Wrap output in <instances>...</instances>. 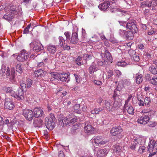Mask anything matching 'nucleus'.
Returning a JSON list of instances; mask_svg holds the SVG:
<instances>
[{
	"label": "nucleus",
	"mask_w": 157,
	"mask_h": 157,
	"mask_svg": "<svg viewBox=\"0 0 157 157\" xmlns=\"http://www.w3.org/2000/svg\"><path fill=\"white\" fill-rule=\"evenodd\" d=\"M49 76L51 81H53L55 79L62 82H68L70 80L69 77V75L66 73L63 74L57 72H51L49 73Z\"/></svg>",
	"instance_id": "f257e3e1"
},
{
	"label": "nucleus",
	"mask_w": 157,
	"mask_h": 157,
	"mask_svg": "<svg viewBox=\"0 0 157 157\" xmlns=\"http://www.w3.org/2000/svg\"><path fill=\"white\" fill-rule=\"evenodd\" d=\"M21 13L20 11L16 10V7L14 6L10 7V12L4 15L3 18L7 21H11L13 18L17 17Z\"/></svg>",
	"instance_id": "f03ea898"
},
{
	"label": "nucleus",
	"mask_w": 157,
	"mask_h": 157,
	"mask_svg": "<svg viewBox=\"0 0 157 157\" xmlns=\"http://www.w3.org/2000/svg\"><path fill=\"white\" fill-rule=\"evenodd\" d=\"M55 117L52 114L45 118V124L46 128L50 130H52L55 127V122L54 121Z\"/></svg>",
	"instance_id": "7ed1b4c3"
},
{
	"label": "nucleus",
	"mask_w": 157,
	"mask_h": 157,
	"mask_svg": "<svg viewBox=\"0 0 157 157\" xmlns=\"http://www.w3.org/2000/svg\"><path fill=\"white\" fill-rule=\"evenodd\" d=\"M77 117L72 114L69 115L62 119L63 125L70 126L77 121Z\"/></svg>",
	"instance_id": "20e7f679"
},
{
	"label": "nucleus",
	"mask_w": 157,
	"mask_h": 157,
	"mask_svg": "<svg viewBox=\"0 0 157 157\" xmlns=\"http://www.w3.org/2000/svg\"><path fill=\"white\" fill-rule=\"evenodd\" d=\"M93 145L101 146L106 144L107 141L103 140L102 138L100 136H94L90 140Z\"/></svg>",
	"instance_id": "39448f33"
},
{
	"label": "nucleus",
	"mask_w": 157,
	"mask_h": 157,
	"mask_svg": "<svg viewBox=\"0 0 157 157\" xmlns=\"http://www.w3.org/2000/svg\"><path fill=\"white\" fill-rule=\"evenodd\" d=\"M123 130L121 126L113 127L111 129L110 132L111 135L113 136H117L120 138H121V136L120 134L122 132Z\"/></svg>",
	"instance_id": "423d86ee"
},
{
	"label": "nucleus",
	"mask_w": 157,
	"mask_h": 157,
	"mask_svg": "<svg viewBox=\"0 0 157 157\" xmlns=\"http://www.w3.org/2000/svg\"><path fill=\"white\" fill-rule=\"evenodd\" d=\"M29 57V54L25 50H22L20 53L18 54L17 57V59L19 62H23L26 60Z\"/></svg>",
	"instance_id": "0eeeda50"
},
{
	"label": "nucleus",
	"mask_w": 157,
	"mask_h": 157,
	"mask_svg": "<svg viewBox=\"0 0 157 157\" xmlns=\"http://www.w3.org/2000/svg\"><path fill=\"white\" fill-rule=\"evenodd\" d=\"M119 34L122 37H125L128 40H131L133 39V34L135 33L132 31H125L124 30L120 29L119 30Z\"/></svg>",
	"instance_id": "6e6552de"
},
{
	"label": "nucleus",
	"mask_w": 157,
	"mask_h": 157,
	"mask_svg": "<svg viewBox=\"0 0 157 157\" xmlns=\"http://www.w3.org/2000/svg\"><path fill=\"white\" fill-rule=\"evenodd\" d=\"M30 47L33 48V51L39 52L43 49V46L39 42L34 41L30 44Z\"/></svg>",
	"instance_id": "1a4fd4ad"
},
{
	"label": "nucleus",
	"mask_w": 157,
	"mask_h": 157,
	"mask_svg": "<svg viewBox=\"0 0 157 157\" xmlns=\"http://www.w3.org/2000/svg\"><path fill=\"white\" fill-rule=\"evenodd\" d=\"M22 114L25 118L28 121H31L33 118V112L31 110L24 109L23 111Z\"/></svg>",
	"instance_id": "9d476101"
},
{
	"label": "nucleus",
	"mask_w": 157,
	"mask_h": 157,
	"mask_svg": "<svg viewBox=\"0 0 157 157\" xmlns=\"http://www.w3.org/2000/svg\"><path fill=\"white\" fill-rule=\"evenodd\" d=\"M126 25L127 28L130 29L131 31H132L134 33H136L137 32L138 29L135 23L134 20L129 21L127 23Z\"/></svg>",
	"instance_id": "9b49d317"
},
{
	"label": "nucleus",
	"mask_w": 157,
	"mask_h": 157,
	"mask_svg": "<svg viewBox=\"0 0 157 157\" xmlns=\"http://www.w3.org/2000/svg\"><path fill=\"white\" fill-rule=\"evenodd\" d=\"M33 113L34 116L36 118L44 117L45 116L43 109L39 108L36 107L33 109Z\"/></svg>",
	"instance_id": "f8f14e48"
},
{
	"label": "nucleus",
	"mask_w": 157,
	"mask_h": 157,
	"mask_svg": "<svg viewBox=\"0 0 157 157\" xmlns=\"http://www.w3.org/2000/svg\"><path fill=\"white\" fill-rule=\"evenodd\" d=\"M150 118L148 115H143L140 117L137 120V122L141 124H145L149 121Z\"/></svg>",
	"instance_id": "ddd939ff"
},
{
	"label": "nucleus",
	"mask_w": 157,
	"mask_h": 157,
	"mask_svg": "<svg viewBox=\"0 0 157 157\" xmlns=\"http://www.w3.org/2000/svg\"><path fill=\"white\" fill-rule=\"evenodd\" d=\"M11 96L19 100H23L24 98V92L21 88H19L16 94L14 92L13 95L12 94Z\"/></svg>",
	"instance_id": "4468645a"
},
{
	"label": "nucleus",
	"mask_w": 157,
	"mask_h": 157,
	"mask_svg": "<svg viewBox=\"0 0 157 157\" xmlns=\"http://www.w3.org/2000/svg\"><path fill=\"white\" fill-rule=\"evenodd\" d=\"M88 122L85 123V126L84 128V130L85 132L88 134H92L94 133V128L90 124H88Z\"/></svg>",
	"instance_id": "2eb2a0df"
},
{
	"label": "nucleus",
	"mask_w": 157,
	"mask_h": 157,
	"mask_svg": "<svg viewBox=\"0 0 157 157\" xmlns=\"http://www.w3.org/2000/svg\"><path fill=\"white\" fill-rule=\"evenodd\" d=\"M5 108L9 110H12L14 107L13 102L10 99L6 98L4 103Z\"/></svg>",
	"instance_id": "dca6fc26"
},
{
	"label": "nucleus",
	"mask_w": 157,
	"mask_h": 157,
	"mask_svg": "<svg viewBox=\"0 0 157 157\" xmlns=\"http://www.w3.org/2000/svg\"><path fill=\"white\" fill-rule=\"evenodd\" d=\"M56 46L55 45L50 44L47 46V50L51 55L54 54L56 51Z\"/></svg>",
	"instance_id": "f3484780"
},
{
	"label": "nucleus",
	"mask_w": 157,
	"mask_h": 157,
	"mask_svg": "<svg viewBox=\"0 0 157 157\" xmlns=\"http://www.w3.org/2000/svg\"><path fill=\"white\" fill-rule=\"evenodd\" d=\"M108 151L105 149H99L97 151L96 155L97 157H105L108 154Z\"/></svg>",
	"instance_id": "a211bd4d"
},
{
	"label": "nucleus",
	"mask_w": 157,
	"mask_h": 157,
	"mask_svg": "<svg viewBox=\"0 0 157 157\" xmlns=\"http://www.w3.org/2000/svg\"><path fill=\"white\" fill-rule=\"evenodd\" d=\"M78 33L76 32H73L71 38L70 43L76 44L78 42Z\"/></svg>",
	"instance_id": "6ab92c4d"
},
{
	"label": "nucleus",
	"mask_w": 157,
	"mask_h": 157,
	"mask_svg": "<svg viewBox=\"0 0 157 157\" xmlns=\"http://www.w3.org/2000/svg\"><path fill=\"white\" fill-rule=\"evenodd\" d=\"M146 139V137L141 136L137 137L135 140L138 145H144L145 143Z\"/></svg>",
	"instance_id": "aec40b11"
},
{
	"label": "nucleus",
	"mask_w": 157,
	"mask_h": 157,
	"mask_svg": "<svg viewBox=\"0 0 157 157\" xmlns=\"http://www.w3.org/2000/svg\"><path fill=\"white\" fill-rule=\"evenodd\" d=\"M99 69L98 66L94 62L89 67V71L90 74H92L95 72H96Z\"/></svg>",
	"instance_id": "412c9836"
},
{
	"label": "nucleus",
	"mask_w": 157,
	"mask_h": 157,
	"mask_svg": "<svg viewBox=\"0 0 157 157\" xmlns=\"http://www.w3.org/2000/svg\"><path fill=\"white\" fill-rule=\"evenodd\" d=\"M129 55L131 56H132L134 60L137 62L140 60L139 56L136 54V52L135 51L132 50H129L128 51Z\"/></svg>",
	"instance_id": "4be33fe9"
},
{
	"label": "nucleus",
	"mask_w": 157,
	"mask_h": 157,
	"mask_svg": "<svg viewBox=\"0 0 157 157\" xmlns=\"http://www.w3.org/2000/svg\"><path fill=\"white\" fill-rule=\"evenodd\" d=\"M1 72H2L3 76H5L6 75V77L9 76L10 74L9 68L5 66L2 67L1 69Z\"/></svg>",
	"instance_id": "5701e85b"
},
{
	"label": "nucleus",
	"mask_w": 157,
	"mask_h": 157,
	"mask_svg": "<svg viewBox=\"0 0 157 157\" xmlns=\"http://www.w3.org/2000/svg\"><path fill=\"white\" fill-rule=\"evenodd\" d=\"M115 1L111 0V2H110L111 3L109 9L110 11L112 13L115 12L117 10V6L115 3Z\"/></svg>",
	"instance_id": "b1692460"
},
{
	"label": "nucleus",
	"mask_w": 157,
	"mask_h": 157,
	"mask_svg": "<svg viewBox=\"0 0 157 157\" xmlns=\"http://www.w3.org/2000/svg\"><path fill=\"white\" fill-rule=\"evenodd\" d=\"M113 149L114 152L119 154L122 151V147L120 144H117L114 145Z\"/></svg>",
	"instance_id": "393cba45"
},
{
	"label": "nucleus",
	"mask_w": 157,
	"mask_h": 157,
	"mask_svg": "<svg viewBox=\"0 0 157 157\" xmlns=\"http://www.w3.org/2000/svg\"><path fill=\"white\" fill-rule=\"evenodd\" d=\"M44 71L41 69H39L36 71L34 72V75L35 77H42L44 76Z\"/></svg>",
	"instance_id": "a878e982"
},
{
	"label": "nucleus",
	"mask_w": 157,
	"mask_h": 157,
	"mask_svg": "<svg viewBox=\"0 0 157 157\" xmlns=\"http://www.w3.org/2000/svg\"><path fill=\"white\" fill-rule=\"evenodd\" d=\"M154 146V141L152 140H150L147 147V150L149 152L152 151L155 149Z\"/></svg>",
	"instance_id": "bb28decb"
},
{
	"label": "nucleus",
	"mask_w": 157,
	"mask_h": 157,
	"mask_svg": "<svg viewBox=\"0 0 157 157\" xmlns=\"http://www.w3.org/2000/svg\"><path fill=\"white\" fill-rule=\"evenodd\" d=\"M124 108L129 114L131 115L134 114L133 108L131 105H129L124 107Z\"/></svg>",
	"instance_id": "cd10ccee"
},
{
	"label": "nucleus",
	"mask_w": 157,
	"mask_h": 157,
	"mask_svg": "<svg viewBox=\"0 0 157 157\" xmlns=\"http://www.w3.org/2000/svg\"><path fill=\"white\" fill-rule=\"evenodd\" d=\"M149 71L154 75L157 74V67L154 66H151L149 67Z\"/></svg>",
	"instance_id": "c85d7f7f"
},
{
	"label": "nucleus",
	"mask_w": 157,
	"mask_h": 157,
	"mask_svg": "<svg viewBox=\"0 0 157 157\" xmlns=\"http://www.w3.org/2000/svg\"><path fill=\"white\" fill-rule=\"evenodd\" d=\"M124 87L129 86L131 85V82L129 79H123L121 82Z\"/></svg>",
	"instance_id": "c756f323"
},
{
	"label": "nucleus",
	"mask_w": 157,
	"mask_h": 157,
	"mask_svg": "<svg viewBox=\"0 0 157 157\" xmlns=\"http://www.w3.org/2000/svg\"><path fill=\"white\" fill-rule=\"evenodd\" d=\"M3 89L6 93H9L11 95L12 94L13 95L14 93V91H13L12 88L10 87H5L3 88Z\"/></svg>",
	"instance_id": "7c9ffc66"
},
{
	"label": "nucleus",
	"mask_w": 157,
	"mask_h": 157,
	"mask_svg": "<svg viewBox=\"0 0 157 157\" xmlns=\"http://www.w3.org/2000/svg\"><path fill=\"white\" fill-rule=\"evenodd\" d=\"M136 82L137 83L140 84L141 83L143 80V76L142 75H139L137 76L136 78Z\"/></svg>",
	"instance_id": "2f4dec72"
},
{
	"label": "nucleus",
	"mask_w": 157,
	"mask_h": 157,
	"mask_svg": "<svg viewBox=\"0 0 157 157\" xmlns=\"http://www.w3.org/2000/svg\"><path fill=\"white\" fill-rule=\"evenodd\" d=\"M58 39L59 40V44L61 47H62L65 44V40L62 36H59V37Z\"/></svg>",
	"instance_id": "473e14b6"
},
{
	"label": "nucleus",
	"mask_w": 157,
	"mask_h": 157,
	"mask_svg": "<svg viewBox=\"0 0 157 157\" xmlns=\"http://www.w3.org/2000/svg\"><path fill=\"white\" fill-rule=\"evenodd\" d=\"M101 56L102 57H103V56H105L107 59L109 61L111 62V61L112 60V56L111 55L110 53H107L106 54L104 55V54L101 53Z\"/></svg>",
	"instance_id": "72a5a7b5"
},
{
	"label": "nucleus",
	"mask_w": 157,
	"mask_h": 157,
	"mask_svg": "<svg viewBox=\"0 0 157 157\" xmlns=\"http://www.w3.org/2000/svg\"><path fill=\"white\" fill-rule=\"evenodd\" d=\"M92 56L91 55L85 54L83 55V59L86 61L90 60L92 59Z\"/></svg>",
	"instance_id": "f704fd0d"
},
{
	"label": "nucleus",
	"mask_w": 157,
	"mask_h": 157,
	"mask_svg": "<svg viewBox=\"0 0 157 157\" xmlns=\"http://www.w3.org/2000/svg\"><path fill=\"white\" fill-rule=\"evenodd\" d=\"M16 71L20 73H21L22 72V68L21 66V64L19 63L17 64L16 66Z\"/></svg>",
	"instance_id": "c9c22d12"
},
{
	"label": "nucleus",
	"mask_w": 157,
	"mask_h": 157,
	"mask_svg": "<svg viewBox=\"0 0 157 157\" xmlns=\"http://www.w3.org/2000/svg\"><path fill=\"white\" fill-rule=\"evenodd\" d=\"M138 144L136 142L135 139L134 141L132 142L131 145L130 146V148L132 150H134L136 148L138 147Z\"/></svg>",
	"instance_id": "e433bc0d"
},
{
	"label": "nucleus",
	"mask_w": 157,
	"mask_h": 157,
	"mask_svg": "<svg viewBox=\"0 0 157 157\" xmlns=\"http://www.w3.org/2000/svg\"><path fill=\"white\" fill-rule=\"evenodd\" d=\"M150 82L153 85H157V76L155 75L150 79Z\"/></svg>",
	"instance_id": "4c0bfd02"
},
{
	"label": "nucleus",
	"mask_w": 157,
	"mask_h": 157,
	"mask_svg": "<svg viewBox=\"0 0 157 157\" xmlns=\"http://www.w3.org/2000/svg\"><path fill=\"white\" fill-rule=\"evenodd\" d=\"M149 4L151 5V7H152L153 9L157 6V0H151V2L148 1Z\"/></svg>",
	"instance_id": "58836bf2"
},
{
	"label": "nucleus",
	"mask_w": 157,
	"mask_h": 157,
	"mask_svg": "<svg viewBox=\"0 0 157 157\" xmlns=\"http://www.w3.org/2000/svg\"><path fill=\"white\" fill-rule=\"evenodd\" d=\"M82 42H84V40L85 39L86 37V31L83 28H82Z\"/></svg>",
	"instance_id": "ea45409f"
},
{
	"label": "nucleus",
	"mask_w": 157,
	"mask_h": 157,
	"mask_svg": "<svg viewBox=\"0 0 157 157\" xmlns=\"http://www.w3.org/2000/svg\"><path fill=\"white\" fill-rule=\"evenodd\" d=\"M144 103L146 105L149 106L151 103L150 98L149 97H146L144 100Z\"/></svg>",
	"instance_id": "a19ab883"
},
{
	"label": "nucleus",
	"mask_w": 157,
	"mask_h": 157,
	"mask_svg": "<svg viewBox=\"0 0 157 157\" xmlns=\"http://www.w3.org/2000/svg\"><path fill=\"white\" fill-rule=\"evenodd\" d=\"M116 89H115V91L114 92V94H113V98L114 100H115V101L114 102V106H115V105L116 104V105H117L118 104V102L117 101H116V99L117 98V97H118V95L117 93V92H116Z\"/></svg>",
	"instance_id": "79ce46f5"
},
{
	"label": "nucleus",
	"mask_w": 157,
	"mask_h": 157,
	"mask_svg": "<svg viewBox=\"0 0 157 157\" xmlns=\"http://www.w3.org/2000/svg\"><path fill=\"white\" fill-rule=\"evenodd\" d=\"M117 65L122 67H124L127 65V64L124 61H119L117 63Z\"/></svg>",
	"instance_id": "37998d69"
},
{
	"label": "nucleus",
	"mask_w": 157,
	"mask_h": 157,
	"mask_svg": "<svg viewBox=\"0 0 157 157\" xmlns=\"http://www.w3.org/2000/svg\"><path fill=\"white\" fill-rule=\"evenodd\" d=\"M102 61L99 60L97 62V64L98 65L101 66L104 64H105L106 63L105 61L106 59H105V58L104 57H102Z\"/></svg>",
	"instance_id": "c03bdc74"
},
{
	"label": "nucleus",
	"mask_w": 157,
	"mask_h": 157,
	"mask_svg": "<svg viewBox=\"0 0 157 157\" xmlns=\"http://www.w3.org/2000/svg\"><path fill=\"white\" fill-rule=\"evenodd\" d=\"M141 7L143 8L146 6L148 7H151V5L149 4V2L148 1L143 2L140 5Z\"/></svg>",
	"instance_id": "a18cd8bd"
},
{
	"label": "nucleus",
	"mask_w": 157,
	"mask_h": 157,
	"mask_svg": "<svg viewBox=\"0 0 157 157\" xmlns=\"http://www.w3.org/2000/svg\"><path fill=\"white\" fill-rule=\"evenodd\" d=\"M74 75L75 78L76 82L77 83H80L81 81L82 80L80 76L79 75H78L77 74H74Z\"/></svg>",
	"instance_id": "49530a36"
},
{
	"label": "nucleus",
	"mask_w": 157,
	"mask_h": 157,
	"mask_svg": "<svg viewBox=\"0 0 157 157\" xmlns=\"http://www.w3.org/2000/svg\"><path fill=\"white\" fill-rule=\"evenodd\" d=\"M26 84L27 86V88H29L32 85L33 83V81L32 80L30 79H28L26 81Z\"/></svg>",
	"instance_id": "de8ad7c7"
},
{
	"label": "nucleus",
	"mask_w": 157,
	"mask_h": 157,
	"mask_svg": "<svg viewBox=\"0 0 157 157\" xmlns=\"http://www.w3.org/2000/svg\"><path fill=\"white\" fill-rule=\"evenodd\" d=\"M82 57L80 56L78 57L75 60V62L78 65H80L82 64L81 60Z\"/></svg>",
	"instance_id": "09e8293b"
},
{
	"label": "nucleus",
	"mask_w": 157,
	"mask_h": 157,
	"mask_svg": "<svg viewBox=\"0 0 157 157\" xmlns=\"http://www.w3.org/2000/svg\"><path fill=\"white\" fill-rule=\"evenodd\" d=\"M145 150V147L144 146H140L138 149V152L140 154L143 153Z\"/></svg>",
	"instance_id": "8fccbe9b"
},
{
	"label": "nucleus",
	"mask_w": 157,
	"mask_h": 157,
	"mask_svg": "<svg viewBox=\"0 0 157 157\" xmlns=\"http://www.w3.org/2000/svg\"><path fill=\"white\" fill-rule=\"evenodd\" d=\"M74 111L75 112L78 113L80 109V105L79 104H76L73 107Z\"/></svg>",
	"instance_id": "3c124183"
},
{
	"label": "nucleus",
	"mask_w": 157,
	"mask_h": 157,
	"mask_svg": "<svg viewBox=\"0 0 157 157\" xmlns=\"http://www.w3.org/2000/svg\"><path fill=\"white\" fill-rule=\"evenodd\" d=\"M105 105L106 109L109 110H110L112 108V106L111 105L109 102L107 101L105 102Z\"/></svg>",
	"instance_id": "603ef678"
},
{
	"label": "nucleus",
	"mask_w": 157,
	"mask_h": 157,
	"mask_svg": "<svg viewBox=\"0 0 157 157\" xmlns=\"http://www.w3.org/2000/svg\"><path fill=\"white\" fill-rule=\"evenodd\" d=\"M37 66L39 67H41L43 69H45L47 67L44 66V63L43 62H41L38 63Z\"/></svg>",
	"instance_id": "864d4df0"
},
{
	"label": "nucleus",
	"mask_w": 157,
	"mask_h": 157,
	"mask_svg": "<svg viewBox=\"0 0 157 157\" xmlns=\"http://www.w3.org/2000/svg\"><path fill=\"white\" fill-rule=\"evenodd\" d=\"M64 34L65 35L66 40L67 41L70 39V33L68 32H66L64 33Z\"/></svg>",
	"instance_id": "5fc2aeb1"
},
{
	"label": "nucleus",
	"mask_w": 157,
	"mask_h": 157,
	"mask_svg": "<svg viewBox=\"0 0 157 157\" xmlns=\"http://www.w3.org/2000/svg\"><path fill=\"white\" fill-rule=\"evenodd\" d=\"M93 82L95 84L98 86H100L102 84L101 81L100 80H94L93 81Z\"/></svg>",
	"instance_id": "6e6d98bb"
},
{
	"label": "nucleus",
	"mask_w": 157,
	"mask_h": 157,
	"mask_svg": "<svg viewBox=\"0 0 157 157\" xmlns=\"http://www.w3.org/2000/svg\"><path fill=\"white\" fill-rule=\"evenodd\" d=\"M31 27V24L29 25L27 27L24 29L23 33H27L29 32V30Z\"/></svg>",
	"instance_id": "4d7b16f0"
},
{
	"label": "nucleus",
	"mask_w": 157,
	"mask_h": 157,
	"mask_svg": "<svg viewBox=\"0 0 157 157\" xmlns=\"http://www.w3.org/2000/svg\"><path fill=\"white\" fill-rule=\"evenodd\" d=\"M32 0H21L22 2L24 3L26 6L28 5L30 3Z\"/></svg>",
	"instance_id": "13d9d810"
},
{
	"label": "nucleus",
	"mask_w": 157,
	"mask_h": 157,
	"mask_svg": "<svg viewBox=\"0 0 157 157\" xmlns=\"http://www.w3.org/2000/svg\"><path fill=\"white\" fill-rule=\"evenodd\" d=\"M156 31H155L154 29H151L148 32V34L149 35H152L155 34Z\"/></svg>",
	"instance_id": "bf43d9fd"
},
{
	"label": "nucleus",
	"mask_w": 157,
	"mask_h": 157,
	"mask_svg": "<svg viewBox=\"0 0 157 157\" xmlns=\"http://www.w3.org/2000/svg\"><path fill=\"white\" fill-rule=\"evenodd\" d=\"M20 86L21 88V89H22V90H24L25 88H27V86L26 84L24 83H20Z\"/></svg>",
	"instance_id": "052dcab7"
},
{
	"label": "nucleus",
	"mask_w": 157,
	"mask_h": 157,
	"mask_svg": "<svg viewBox=\"0 0 157 157\" xmlns=\"http://www.w3.org/2000/svg\"><path fill=\"white\" fill-rule=\"evenodd\" d=\"M120 25L123 26H126L127 27V23L124 21H118Z\"/></svg>",
	"instance_id": "680f3d73"
},
{
	"label": "nucleus",
	"mask_w": 157,
	"mask_h": 157,
	"mask_svg": "<svg viewBox=\"0 0 157 157\" xmlns=\"http://www.w3.org/2000/svg\"><path fill=\"white\" fill-rule=\"evenodd\" d=\"M36 6V3L35 2H33L31 6V8L32 9H35Z\"/></svg>",
	"instance_id": "e2e57ef3"
},
{
	"label": "nucleus",
	"mask_w": 157,
	"mask_h": 157,
	"mask_svg": "<svg viewBox=\"0 0 157 157\" xmlns=\"http://www.w3.org/2000/svg\"><path fill=\"white\" fill-rule=\"evenodd\" d=\"M59 157H64V153L62 151H60L58 153Z\"/></svg>",
	"instance_id": "0e129e2a"
},
{
	"label": "nucleus",
	"mask_w": 157,
	"mask_h": 157,
	"mask_svg": "<svg viewBox=\"0 0 157 157\" xmlns=\"http://www.w3.org/2000/svg\"><path fill=\"white\" fill-rule=\"evenodd\" d=\"M108 78H110L113 75V72L111 70H109L108 72Z\"/></svg>",
	"instance_id": "69168bd1"
},
{
	"label": "nucleus",
	"mask_w": 157,
	"mask_h": 157,
	"mask_svg": "<svg viewBox=\"0 0 157 157\" xmlns=\"http://www.w3.org/2000/svg\"><path fill=\"white\" fill-rule=\"evenodd\" d=\"M99 35L100 36L101 39L102 40H106V39L105 36L104 34H99Z\"/></svg>",
	"instance_id": "338daca9"
},
{
	"label": "nucleus",
	"mask_w": 157,
	"mask_h": 157,
	"mask_svg": "<svg viewBox=\"0 0 157 157\" xmlns=\"http://www.w3.org/2000/svg\"><path fill=\"white\" fill-rule=\"evenodd\" d=\"M62 47L64 50H69L70 48V46L67 44L64 45Z\"/></svg>",
	"instance_id": "774afa93"
}]
</instances>
